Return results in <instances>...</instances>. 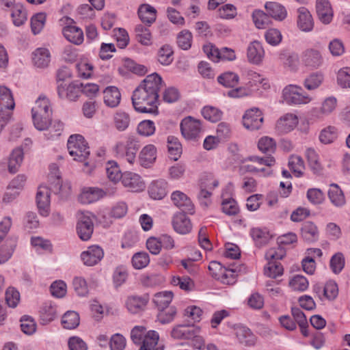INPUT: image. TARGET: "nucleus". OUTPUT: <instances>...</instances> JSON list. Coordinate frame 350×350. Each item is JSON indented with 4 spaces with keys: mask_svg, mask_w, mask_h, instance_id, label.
<instances>
[{
    "mask_svg": "<svg viewBox=\"0 0 350 350\" xmlns=\"http://www.w3.org/2000/svg\"><path fill=\"white\" fill-rule=\"evenodd\" d=\"M250 234L256 246L258 247L266 245L272 239V235L267 228H253L250 230Z\"/></svg>",
    "mask_w": 350,
    "mask_h": 350,
    "instance_id": "obj_26",
    "label": "nucleus"
},
{
    "mask_svg": "<svg viewBox=\"0 0 350 350\" xmlns=\"http://www.w3.org/2000/svg\"><path fill=\"white\" fill-rule=\"evenodd\" d=\"M258 148L262 153L271 156L276 149V144L272 138L263 137L258 142Z\"/></svg>",
    "mask_w": 350,
    "mask_h": 350,
    "instance_id": "obj_44",
    "label": "nucleus"
},
{
    "mask_svg": "<svg viewBox=\"0 0 350 350\" xmlns=\"http://www.w3.org/2000/svg\"><path fill=\"white\" fill-rule=\"evenodd\" d=\"M34 126L39 131L49 129L51 124L52 110L49 100L44 96H40L36 101L31 109Z\"/></svg>",
    "mask_w": 350,
    "mask_h": 350,
    "instance_id": "obj_2",
    "label": "nucleus"
},
{
    "mask_svg": "<svg viewBox=\"0 0 350 350\" xmlns=\"http://www.w3.org/2000/svg\"><path fill=\"white\" fill-rule=\"evenodd\" d=\"M202 115L205 119L215 122L221 120L222 112L215 107L205 106L202 109Z\"/></svg>",
    "mask_w": 350,
    "mask_h": 350,
    "instance_id": "obj_51",
    "label": "nucleus"
},
{
    "mask_svg": "<svg viewBox=\"0 0 350 350\" xmlns=\"http://www.w3.org/2000/svg\"><path fill=\"white\" fill-rule=\"evenodd\" d=\"M237 336L241 343L245 346L251 347L256 343V337L251 330L245 327H241L237 329Z\"/></svg>",
    "mask_w": 350,
    "mask_h": 350,
    "instance_id": "obj_38",
    "label": "nucleus"
},
{
    "mask_svg": "<svg viewBox=\"0 0 350 350\" xmlns=\"http://www.w3.org/2000/svg\"><path fill=\"white\" fill-rule=\"evenodd\" d=\"M345 257L341 252L335 254L330 259V268L332 271L338 274L341 272L345 267Z\"/></svg>",
    "mask_w": 350,
    "mask_h": 350,
    "instance_id": "obj_55",
    "label": "nucleus"
},
{
    "mask_svg": "<svg viewBox=\"0 0 350 350\" xmlns=\"http://www.w3.org/2000/svg\"><path fill=\"white\" fill-rule=\"evenodd\" d=\"M62 21H65L68 24L62 29V33L64 37L70 42L75 44H80L83 40V33L82 30L71 24L73 20L68 17L63 18Z\"/></svg>",
    "mask_w": 350,
    "mask_h": 350,
    "instance_id": "obj_9",
    "label": "nucleus"
},
{
    "mask_svg": "<svg viewBox=\"0 0 350 350\" xmlns=\"http://www.w3.org/2000/svg\"><path fill=\"white\" fill-rule=\"evenodd\" d=\"M192 35L187 30L180 31L177 37V43L180 48L183 50L189 49L191 46Z\"/></svg>",
    "mask_w": 350,
    "mask_h": 350,
    "instance_id": "obj_59",
    "label": "nucleus"
},
{
    "mask_svg": "<svg viewBox=\"0 0 350 350\" xmlns=\"http://www.w3.org/2000/svg\"><path fill=\"white\" fill-rule=\"evenodd\" d=\"M239 81V77L233 72H226L217 77L219 83L226 88L235 87Z\"/></svg>",
    "mask_w": 350,
    "mask_h": 350,
    "instance_id": "obj_41",
    "label": "nucleus"
},
{
    "mask_svg": "<svg viewBox=\"0 0 350 350\" xmlns=\"http://www.w3.org/2000/svg\"><path fill=\"white\" fill-rule=\"evenodd\" d=\"M57 90L60 98L70 101L76 100L81 94L80 84L75 83L66 84L64 82H60L57 85Z\"/></svg>",
    "mask_w": 350,
    "mask_h": 350,
    "instance_id": "obj_8",
    "label": "nucleus"
},
{
    "mask_svg": "<svg viewBox=\"0 0 350 350\" xmlns=\"http://www.w3.org/2000/svg\"><path fill=\"white\" fill-rule=\"evenodd\" d=\"M265 8L269 16L275 20L282 21L286 16L285 8L278 3L267 2L265 3Z\"/></svg>",
    "mask_w": 350,
    "mask_h": 350,
    "instance_id": "obj_32",
    "label": "nucleus"
},
{
    "mask_svg": "<svg viewBox=\"0 0 350 350\" xmlns=\"http://www.w3.org/2000/svg\"><path fill=\"white\" fill-rule=\"evenodd\" d=\"M138 16L143 23L150 25L156 20L157 10L148 4H142L138 9Z\"/></svg>",
    "mask_w": 350,
    "mask_h": 350,
    "instance_id": "obj_33",
    "label": "nucleus"
},
{
    "mask_svg": "<svg viewBox=\"0 0 350 350\" xmlns=\"http://www.w3.org/2000/svg\"><path fill=\"white\" fill-rule=\"evenodd\" d=\"M253 22L258 29H265L270 23V16L262 10H254L252 13Z\"/></svg>",
    "mask_w": 350,
    "mask_h": 350,
    "instance_id": "obj_47",
    "label": "nucleus"
},
{
    "mask_svg": "<svg viewBox=\"0 0 350 350\" xmlns=\"http://www.w3.org/2000/svg\"><path fill=\"white\" fill-rule=\"evenodd\" d=\"M157 314V320L161 324H167L171 323L175 318L177 310L174 306L159 309Z\"/></svg>",
    "mask_w": 350,
    "mask_h": 350,
    "instance_id": "obj_42",
    "label": "nucleus"
},
{
    "mask_svg": "<svg viewBox=\"0 0 350 350\" xmlns=\"http://www.w3.org/2000/svg\"><path fill=\"white\" fill-rule=\"evenodd\" d=\"M139 147V141L134 137H129L126 144L118 143L116 145V152L118 157L125 159L130 164H133Z\"/></svg>",
    "mask_w": 350,
    "mask_h": 350,
    "instance_id": "obj_5",
    "label": "nucleus"
},
{
    "mask_svg": "<svg viewBox=\"0 0 350 350\" xmlns=\"http://www.w3.org/2000/svg\"><path fill=\"white\" fill-rule=\"evenodd\" d=\"M337 81L343 88H350V68H343L338 71Z\"/></svg>",
    "mask_w": 350,
    "mask_h": 350,
    "instance_id": "obj_64",
    "label": "nucleus"
},
{
    "mask_svg": "<svg viewBox=\"0 0 350 350\" xmlns=\"http://www.w3.org/2000/svg\"><path fill=\"white\" fill-rule=\"evenodd\" d=\"M298 13V27L304 31H310L314 23L310 12L306 8H300Z\"/></svg>",
    "mask_w": 350,
    "mask_h": 350,
    "instance_id": "obj_31",
    "label": "nucleus"
},
{
    "mask_svg": "<svg viewBox=\"0 0 350 350\" xmlns=\"http://www.w3.org/2000/svg\"><path fill=\"white\" fill-rule=\"evenodd\" d=\"M103 256V250L98 245L90 246L81 254L82 261L87 266H94L98 264Z\"/></svg>",
    "mask_w": 350,
    "mask_h": 350,
    "instance_id": "obj_12",
    "label": "nucleus"
},
{
    "mask_svg": "<svg viewBox=\"0 0 350 350\" xmlns=\"http://www.w3.org/2000/svg\"><path fill=\"white\" fill-rule=\"evenodd\" d=\"M11 17L15 26H21L27 19L26 10L22 5L16 4L12 8Z\"/></svg>",
    "mask_w": 350,
    "mask_h": 350,
    "instance_id": "obj_36",
    "label": "nucleus"
},
{
    "mask_svg": "<svg viewBox=\"0 0 350 350\" xmlns=\"http://www.w3.org/2000/svg\"><path fill=\"white\" fill-rule=\"evenodd\" d=\"M173 51L170 46H163L158 52V60L163 65H169L173 60Z\"/></svg>",
    "mask_w": 350,
    "mask_h": 350,
    "instance_id": "obj_56",
    "label": "nucleus"
},
{
    "mask_svg": "<svg viewBox=\"0 0 350 350\" xmlns=\"http://www.w3.org/2000/svg\"><path fill=\"white\" fill-rule=\"evenodd\" d=\"M162 87V79L157 73L146 76L134 90L131 97L135 111L140 113H157L159 93Z\"/></svg>",
    "mask_w": 350,
    "mask_h": 350,
    "instance_id": "obj_1",
    "label": "nucleus"
},
{
    "mask_svg": "<svg viewBox=\"0 0 350 350\" xmlns=\"http://www.w3.org/2000/svg\"><path fill=\"white\" fill-rule=\"evenodd\" d=\"M78 77L88 79L92 76L93 66L87 61H81L76 64Z\"/></svg>",
    "mask_w": 350,
    "mask_h": 350,
    "instance_id": "obj_60",
    "label": "nucleus"
},
{
    "mask_svg": "<svg viewBox=\"0 0 350 350\" xmlns=\"http://www.w3.org/2000/svg\"><path fill=\"white\" fill-rule=\"evenodd\" d=\"M167 148L172 159L176 161L182 152V146L178 138L174 136H169L167 138Z\"/></svg>",
    "mask_w": 350,
    "mask_h": 350,
    "instance_id": "obj_50",
    "label": "nucleus"
},
{
    "mask_svg": "<svg viewBox=\"0 0 350 350\" xmlns=\"http://www.w3.org/2000/svg\"><path fill=\"white\" fill-rule=\"evenodd\" d=\"M27 178L24 174H18L11 180L8 187L3 200L10 201L18 195L19 191H21L25 184Z\"/></svg>",
    "mask_w": 350,
    "mask_h": 350,
    "instance_id": "obj_16",
    "label": "nucleus"
},
{
    "mask_svg": "<svg viewBox=\"0 0 350 350\" xmlns=\"http://www.w3.org/2000/svg\"><path fill=\"white\" fill-rule=\"evenodd\" d=\"M316 10L319 19L324 24H329L333 18V10L328 0H317Z\"/></svg>",
    "mask_w": 350,
    "mask_h": 350,
    "instance_id": "obj_18",
    "label": "nucleus"
},
{
    "mask_svg": "<svg viewBox=\"0 0 350 350\" xmlns=\"http://www.w3.org/2000/svg\"><path fill=\"white\" fill-rule=\"evenodd\" d=\"M289 284L295 291H304L308 287V281L304 276L297 275L291 280Z\"/></svg>",
    "mask_w": 350,
    "mask_h": 350,
    "instance_id": "obj_62",
    "label": "nucleus"
},
{
    "mask_svg": "<svg viewBox=\"0 0 350 350\" xmlns=\"http://www.w3.org/2000/svg\"><path fill=\"white\" fill-rule=\"evenodd\" d=\"M284 101L289 105H301L308 103L311 98L304 92L301 87L295 85H288L282 91Z\"/></svg>",
    "mask_w": 350,
    "mask_h": 350,
    "instance_id": "obj_7",
    "label": "nucleus"
},
{
    "mask_svg": "<svg viewBox=\"0 0 350 350\" xmlns=\"http://www.w3.org/2000/svg\"><path fill=\"white\" fill-rule=\"evenodd\" d=\"M135 35L137 40L143 45H150L151 44V33L147 27L142 25H137L135 27Z\"/></svg>",
    "mask_w": 350,
    "mask_h": 350,
    "instance_id": "obj_45",
    "label": "nucleus"
},
{
    "mask_svg": "<svg viewBox=\"0 0 350 350\" xmlns=\"http://www.w3.org/2000/svg\"><path fill=\"white\" fill-rule=\"evenodd\" d=\"M328 196L331 202L336 206H342L345 203L344 194L337 184L330 185Z\"/></svg>",
    "mask_w": 350,
    "mask_h": 350,
    "instance_id": "obj_37",
    "label": "nucleus"
},
{
    "mask_svg": "<svg viewBox=\"0 0 350 350\" xmlns=\"http://www.w3.org/2000/svg\"><path fill=\"white\" fill-rule=\"evenodd\" d=\"M94 230V224L92 219L85 215L81 214L77 224V232L79 237L83 241L89 240Z\"/></svg>",
    "mask_w": 350,
    "mask_h": 350,
    "instance_id": "obj_11",
    "label": "nucleus"
},
{
    "mask_svg": "<svg viewBox=\"0 0 350 350\" xmlns=\"http://www.w3.org/2000/svg\"><path fill=\"white\" fill-rule=\"evenodd\" d=\"M148 300V295L141 297L137 295L130 296L126 299V306L131 313L137 314L144 310Z\"/></svg>",
    "mask_w": 350,
    "mask_h": 350,
    "instance_id": "obj_21",
    "label": "nucleus"
},
{
    "mask_svg": "<svg viewBox=\"0 0 350 350\" xmlns=\"http://www.w3.org/2000/svg\"><path fill=\"white\" fill-rule=\"evenodd\" d=\"M171 199L175 206L181 208L185 212L193 213V205L191 200L186 194L180 191H174Z\"/></svg>",
    "mask_w": 350,
    "mask_h": 350,
    "instance_id": "obj_23",
    "label": "nucleus"
},
{
    "mask_svg": "<svg viewBox=\"0 0 350 350\" xmlns=\"http://www.w3.org/2000/svg\"><path fill=\"white\" fill-rule=\"evenodd\" d=\"M301 62L310 69L317 68L322 64L323 57L319 51L308 49L303 53Z\"/></svg>",
    "mask_w": 350,
    "mask_h": 350,
    "instance_id": "obj_20",
    "label": "nucleus"
},
{
    "mask_svg": "<svg viewBox=\"0 0 350 350\" xmlns=\"http://www.w3.org/2000/svg\"><path fill=\"white\" fill-rule=\"evenodd\" d=\"M157 149L152 144L144 146L139 154V161L144 167H150L156 160Z\"/></svg>",
    "mask_w": 350,
    "mask_h": 350,
    "instance_id": "obj_24",
    "label": "nucleus"
},
{
    "mask_svg": "<svg viewBox=\"0 0 350 350\" xmlns=\"http://www.w3.org/2000/svg\"><path fill=\"white\" fill-rule=\"evenodd\" d=\"M23 160V151L21 148L14 149L8 161V170L10 173H16Z\"/></svg>",
    "mask_w": 350,
    "mask_h": 350,
    "instance_id": "obj_35",
    "label": "nucleus"
},
{
    "mask_svg": "<svg viewBox=\"0 0 350 350\" xmlns=\"http://www.w3.org/2000/svg\"><path fill=\"white\" fill-rule=\"evenodd\" d=\"M106 172L108 178L115 183L122 180L123 176V174H121L118 166L114 161H109L107 163Z\"/></svg>",
    "mask_w": 350,
    "mask_h": 350,
    "instance_id": "obj_54",
    "label": "nucleus"
},
{
    "mask_svg": "<svg viewBox=\"0 0 350 350\" xmlns=\"http://www.w3.org/2000/svg\"><path fill=\"white\" fill-rule=\"evenodd\" d=\"M337 137V129L333 126H328L321 131L319 140L322 144H329L333 143Z\"/></svg>",
    "mask_w": 350,
    "mask_h": 350,
    "instance_id": "obj_43",
    "label": "nucleus"
},
{
    "mask_svg": "<svg viewBox=\"0 0 350 350\" xmlns=\"http://www.w3.org/2000/svg\"><path fill=\"white\" fill-rule=\"evenodd\" d=\"M246 161H250L252 163H254L258 167V168H267L271 167L275 165V160L274 157L271 156H268L265 157H260L258 156H251L246 159Z\"/></svg>",
    "mask_w": 350,
    "mask_h": 350,
    "instance_id": "obj_49",
    "label": "nucleus"
},
{
    "mask_svg": "<svg viewBox=\"0 0 350 350\" xmlns=\"http://www.w3.org/2000/svg\"><path fill=\"white\" fill-rule=\"evenodd\" d=\"M263 117L262 113L257 108L246 111L243 117V124L248 130L255 131L259 129L262 124Z\"/></svg>",
    "mask_w": 350,
    "mask_h": 350,
    "instance_id": "obj_10",
    "label": "nucleus"
},
{
    "mask_svg": "<svg viewBox=\"0 0 350 350\" xmlns=\"http://www.w3.org/2000/svg\"><path fill=\"white\" fill-rule=\"evenodd\" d=\"M167 183L164 180H159L151 183L148 188V193L154 200H161L167 194Z\"/></svg>",
    "mask_w": 350,
    "mask_h": 350,
    "instance_id": "obj_30",
    "label": "nucleus"
},
{
    "mask_svg": "<svg viewBox=\"0 0 350 350\" xmlns=\"http://www.w3.org/2000/svg\"><path fill=\"white\" fill-rule=\"evenodd\" d=\"M15 103L11 91L5 86H0V132L10 118V111Z\"/></svg>",
    "mask_w": 350,
    "mask_h": 350,
    "instance_id": "obj_4",
    "label": "nucleus"
},
{
    "mask_svg": "<svg viewBox=\"0 0 350 350\" xmlns=\"http://www.w3.org/2000/svg\"><path fill=\"white\" fill-rule=\"evenodd\" d=\"M50 190L46 186H40L36 194V202L40 213L43 216L49 215L50 204Z\"/></svg>",
    "mask_w": 350,
    "mask_h": 350,
    "instance_id": "obj_15",
    "label": "nucleus"
},
{
    "mask_svg": "<svg viewBox=\"0 0 350 350\" xmlns=\"http://www.w3.org/2000/svg\"><path fill=\"white\" fill-rule=\"evenodd\" d=\"M137 132L143 136H150L155 132L154 123L151 120L142 121L137 126Z\"/></svg>",
    "mask_w": 350,
    "mask_h": 350,
    "instance_id": "obj_61",
    "label": "nucleus"
},
{
    "mask_svg": "<svg viewBox=\"0 0 350 350\" xmlns=\"http://www.w3.org/2000/svg\"><path fill=\"white\" fill-rule=\"evenodd\" d=\"M173 293L172 291L159 292L154 295L153 302L158 309L168 308L173 299Z\"/></svg>",
    "mask_w": 350,
    "mask_h": 350,
    "instance_id": "obj_39",
    "label": "nucleus"
},
{
    "mask_svg": "<svg viewBox=\"0 0 350 350\" xmlns=\"http://www.w3.org/2000/svg\"><path fill=\"white\" fill-rule=\"evenodd\" d=\"M67 148L74 160L83 162L84 165L88 166V163L86 160L90 155V150L88 143L82 135L76 134L70 136Z\"/></svg>",
    "mask_w": 350,
    "mask_h": 350,
    "instance_id": "obj_3",
    "label": "nucleus"
},
{
    "mask_svg": "<svg viewBox=\"0 0 350 350\" xmlns=\"http://www.w3.org/2000/svg\"><path fill=\"white\" fill-rule=\"evenodd\" d=\"M265 55V51L260 42L254 41L251 42L247 51L248 61L254 64H259Z\"/></svg>",
    "mask_w": 350,
    "mask_h": 350,
    "instance_id": "obj_22",
    "label": "nucleus"
},
{
    "mask_svg": "<svg viewBox=\"0 0 350 350\" xmlns=\"http://www.w3.org/2000/svg\"><path fill=\"white\" fill-rule=\"evenodd\" d=\"M301 235L305 241L314 242L319 239V230L314 223L305 221L301 228Z\"/></svg>",
    "mask_w": 350,
    "mask_h": 350,
    "instance_id": "obj_28",
    "label": "nucleus"
},
{
    "mask_svg": "<svg viewBox=\"0 0 350 350\" xmlns=\"http://www.w3.org/2000/svg\"><path fill=\"white\" fill-rule=\"evenodd\" d=\"M56 314L55 307L51 304H45L40 310L41 321L44 324H47L55 319Z\"/></svg>",
    "mask_w": 350,
    "mask_h": 350,
    "instance_id": "obj_46",
    "label": "nucleus"
},
{
    "mask_svg": "<svg viewBox=\"0 0 350 350\" xmlns=\"http://www.w3.org/2000/svg\"><path fill=\"white\" fill-rule=\"evenodd\" d=\"M288 167L296 176H301L304 169V163L300 156L292 155L288 160Z\"/></svg>",
    "mask_w": 350,
    "mask_h": 350,
    "instance_id": "obj_48",
    "label": "nucleus"
},
{
    "mask_svg": "<svg viewBox=\"0 0 350 350\" xmlns=\"http://www.w3.org/2000/svg\"><path fill=\"white\" fill-rule=\"evenodd\" d=\"M105 196V192L98 187H85L79 195V200L83 204H90Z\"/></svg>",
    "mask_w": 350,
    "mask_h": 350,
    "instance_id": "obj_17",
    "label": "nucleus"
},
{
    "mask_svg": "<svg viewBox=\"0 0 350 350\" xmlns=\"http://www.w3.org/2000/svg\"><path fill=\"white\" fill-rule=\"evenodd\" d=\"M180 127L182 135L187 140H197L203 131L200 120L191 116L183 119Z\"/></svg>",
    "mask_w": 350,
    "mask_h": 350,
    "instance_id": "obj_6",
    "label": "nucleus"
},
{
    "mask_svg": "<svg viewBox=\"0 0 350 350\" xmlns=\"http://www.w3.org/2000/svg\"><path fill=\"white\" fill-rule=\"evenodd\" d=\"M172 283L185 291H191L193 290L195 286L193 281L188 276L174 277L172 280Z\"/></svg>",
    "mask_w": 350,
    "mask_h": 350,
    "instance_id": "obj_52",
    "label": "nucleus"
},
{
    "mask_svg": "<svg viewBox=\"0 0 350 350\" xmlns=\"http://www.w3.org/2000/svg\"><path fill=\"white\" fill-rule=\"evenodd\" d=\"M122 183L124 187L135 192L143 191L145 188L144 182L141 176L130 172L123 174Z\"/></svg>",
    "mask_w": 350,
    "mask_h": 350,
    "instance_id": "obj_14",
    "label": "nucleus"
},
{
    "mask_svg": "<svg viewBox=\"0 0 350 350\" xmlns=\"http://www.w3.org/2000/svg\"><path fill=\"white\" fill-rule=\"evenodd\" d=\"M172 225L174 230L182 234L189 233L192 228L190 219L183 213H177L174 215Z\"/></svg>",
    "mask_w": 350,
    "mask_h": 350,
    "instance_id": "obj_19",
    "label": "nucleus"
},
{
    "mask_svg": "<svg viewBox=\"0 0 350 350\" xmlns=\"http://www.w3.org/2000/svg\"><path fill=\"white\" fill-rule=\"evenodd\" d=\"M79 314L75 311H68L62 317V324L65 329H72L79 325Z\"/></svg>",
    "mask_w": 350,
    "mask_h": 350,
    "instance_id": "obj_40",
    "label": "nucleus"
},
{
    "mask_svg": "<svg viewBox=\"0 0 350 350\" xmlns=\"http://www.w3.org/2000/svg\"><path fill=\"white\" fill-rule=\"evenodd\" d=\"M323 81V75L320 72L310 74L304 80V86L309 90H314L320 86Z\"/></svg>",
    "mask_w": 350,
    "mask_h": 350,
    "instance_id": "obj_53",
    "label": "nucleus"
},
{
    "mask_svg": "<svg viewBox=\"0 0 350 350\" xmlns=\"http://www.w3.org/2000/svg\"><path fill=\"white\" fill-rule=\"evenodd\" d=\"M298 118L293 113H286L280 117L275 124V129L280 134L292 131L298 124Z\"/></svg>",
    "mask_w": 350,
    "mask_h": 350,
    "instance_id": "obj_13",
    "label": "nucleus"
},
{
    "mask_svg": "<svg viewBox=\"0 0 350 350\" xmlns=\"http://www.w3.org/2000/svg\"><path fill=\"white\" fill-rule=\"evenodd\" d=\"M159 334L153 330L148 331L144 336L139 350H163V346L159 345Z\"/></svg>",
    "mask_w": 350,
    "mask_h": 350,
    "instance_id": "obj_25",
    "label": "nucleus"
},
{
    "mask_svg": "<svg viewBox=\"0 0 350 350\" xmlns=\"http://www.w3.org/2000/svg\"><path fill=\"white\" fill-rule=\"evenodd\" d=\"M33 64L38 68H46L51 62V53L46 48H38L32 54Z\"/></svg>",
    "mask_w": 350,
    "mask_h": 350,
    "instance_id": "obj_29",
    "label": "nucleus"
},
{
    "mask_svg": "<svg viewBox=\"0 0 350 350\" xmlns=\"http://www.w3.org/2000/svg\"><path fill=\"white\" fill-rule=\"evenodd\" d=\"M103 98L105 105L109 107H116L120 103L121 94L118 88L109 86L103 91Z\"/></svg>",
    "mask_w": 350,
    "mask_h": 350,
    "instance_id": "obj_27",
    "label": "nucleus"
},
{
    "mask_svg": "<svg viewBox=\"0 0 350 350\" xmlns=\"http://www.w3.org/2000/svg\"><path fill=\"white\" fill-rule=\"evenodd\" d=\"M46 21V15L44 13H38L31 19V31L34 34L39 33L42 29Z\"/></svg>",
    "mask_w": 350,
    "mask_h": 350,
    "instance_id": "obj_58",
    "label": "nucleus"
},
{
    "mask_svg": "<svg viewBox=\"0 0 350 350\" xmlns=\"http://www.w3.org/2000/svg\"><path fill=\"white\" fill-rule=\"evenodd\" d=\"M149 256L146 252H138L132 258V263L135 269H142L149 263Z\"/></svg>",
    "mask_w": 350,
    "mask_h": 350,
    "instance_id": "obj_63",
    "label": "nucleus"
},
{
    "mask_svg": "<svg viewBox=\"0 0 350 350\" xmlns=\"http://www.w3.org/2000/svg\"><path fill=\"white\" fill-rule=\"evenodd\" d=\"M171 335L176 339H189L196 337V329L192 327L179 325L173 328Z\"/></svg>",
    "mask_w": 350,
    "mask_h": 350,
    "instance_id": "obj_34",
    "label": "nucleus"
},
{
    "mask_svg": "<svg viewBox=\"0 0 350 350\" xmlns=\"http://www.w3.org/2000/svg\"><path fill=\"white\" fill-rule=\"evenodd\" d=\"M282 266L277 261H269L267 265L265 267V274L268 277L275 278L282 275Z\"/></svg>",
    "mask_w": 350,
    "mask_h": 350,
    "instance_id": "obj_57",
    "label": "nucleus"
}]
</instances>
